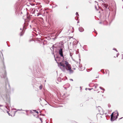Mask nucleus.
Instances as JSON below:
<instances>
[{
	"instance_id": "f3484780",
	"label": "nucleus",
	"mask_w": 123,
	"mask_h": 123,
	"mask_svg": "<svg viewBox=\"0 0 123 123\" xmlns=\"http://www.w3.org/2000/svg\"><path fill=\"white\" fill-rule=\"evenodd\" d=\"M100 71L103 74H105V73L104 72V69H102L100 70Z\"/></svg>"
},
{
	"instance_id": "a211bd4d",
	"label": "nucleus",
	"mask_w": 123,
	"mask_h": 123,
	"mask_svg": "<svg viewBox=\"0 0 123 123\" xmlns=\"http://www.w3.org/2000/svg\"><path fill=\"white\" fill-rule=\"evenodd\" d=\"M99 88L103 90V91H104L105 90L104 88H102L100 86L99 87Z\"/></svg>"
},
{
	"instance_id": "79ce46f5",
	"label": "nucleus",
	"mask_w": 123,
	"mask_h": 123,
	"mask_svg": "<svg viewBox=\"0 0 123 123\" xmlns=\"http://www.w3.org/2000/svg\"><path fill=\"white\" fill-rule=\"evenodd\" d=\"M57 6V5H55V7H56V6Z\"/></svg>"
},
{
	"instance_id": "e433bc0d",
	"label": "nucleus",
	"mask_w": 123,
	"mask_h": 123,
	"mask_svg": "<svg viewBox=\"0 0 123 123\" xmlns=\"http://www.w3.org/2000/svg\"><path fill=\"white\" fill-rule=\"evenodd\" d=\"M48 12H46V14H45L46 16H47V15H46V13H48Z\"/></svg>"
},
{
	"instance_id": "dca6fc26",
	"label": "nucleus",
	"mask_w": 123,
	"mask_h": 123,
	"mask_svg": "<svg viewBox=\"0 0 123 123\" xmlns=\"http://www.w3.org/2000/svg\"><path fill=\"white\" fill-rule=\"evenodd\" d=\"M33 111H35L36 113L37 114L39 113V112L38 111H36V110H34Z\"/></svg>"
},
{
	"instance_id": "3c124183",
	"label": "nucleus",
	"mask_w": 123,
	"mask_h": 123,
	"mask_svg": "<svg viewBox=\"0 0 123 123\" xmlns=\"http://www.w3.org/2000/svg\"><path fill=\"white\" fill-rule=\"evenodd\" d=\"M99 23L100 24H101L102 23V22H100Z\"/></svg>"
},
{
	"instance_id": "052dcab7",
	"label": "nucleus",
	"mask_w": 123,
	"mask_h": 123,
	"mask_svg": "<svg viewBox=\"0 0 123 123\" xmlns=\"http://www.w3.org/2000/svg\"><path fill=\"white\" fill-rule=\"evenodd\" d=\"M79 61H80V59H79Z\"/></svg>"
},
{
	"instance_id": "2f4dec72",
	"label": "nucleus",
	"mask_w": 123,
	"mask_h": 123,
	"mask_svg": "<svg viewBox=\"0 0 123 123\" xmlns=\"http://www.w3.org/2000/svg\"><path fill=\"white\" fill-rule=\"evenodd\" d=\"M80 106H83V104H80Z\"/></svg>"
},
{
	"instance_id": "5fc2aeb1",
	"label": "nucleus",
	"mask_w": 123,
	"mask_h": 123,
	"mask_svg": "<svg viewBox=\"0 0 123 123\" xmlns=\"http://www.w3.org/2000/svg\"><path fill=\"white\" fill-rule=\"evenodd\" d=\"M122 118H123V117H122V118H119V120H120V119H121Z\"/></svg>"
},
{
	"instance_id": "13d9d810",
	"label": "nucleus",
	"mask_w": 123,
	"mask_h": 123,
	"mask_svg": "<svg viewBox=\"0 0 123 123\" xmlns=\"http://www.w3.org/2000/svg\"><path fill=\"white\" fill-rule=\"evenodd\" d=\"M30 27H31V25H30Z\"/></svg>"
},
{
	"instance_id": "f8f14e48",
	"label": "nucleus",
	"mask_w": 123,
	"mask_h": 123,
	"mask_svg": "<svg viewBox=\"0 0 123 123\" xmlns=\"http://www.w3.org/2000/svg\"><path fill=\"white\" fill-rule=\"evenodd\" d=\"M57 80L58 81L61 82L62 80H63V79H62L61 78L59 77L57 78Z\"/></svg>"
},
{
	"instance_id": "ddd939ff",
	"label": "nucleus",
	"mask_w": 123,
	"mask_h": 123,
	"mask_svg": "<svg viewBox=\"0 0 123 123\" xmlns=\"http://www.w3.org/2000/svg\"><path fill=\"white\" fill-rule=\"evenodd\" d=\"M24 32L23 31H22L20 33V36H22L24 34Z\"/></svg>"
},
{
	"instance_id": "e2e57ef3",
	"label": "nucleus",
	"mask_w": 123,
	"mask_h": 123,
	"mask_svg": "<svg viewBox=\"0 0 123 123\" xmlns=\"http://www.w3.org/2000/svg\"><path fill=\"white\" fill-rule=\"evenodd\" d=\"M101 10H102V11H103V9H102Z\"/></svg>"
},
{
	"instance_id": "2eb2a0df",
	"label": "nucleus",
	"mask_w": 123,
	"mask_h": 123,
	"mask_svg": "<svg viewBox=\"0 0 123 123\" xmlns=\"http://www.w3.org/2000/svg\"><path fill=\"white\" fill-rule=\"evenodd\" d=\"M105 71L106 72V74L107 73V72L108 73V75H109V70H105Z\"/></svg>"
},
{
	"instance_id": "69168bd1",
	"label": "nucleus",
	"mask_w": 123,
	"mask_h": 123,
	"mask_svg": "<svg viewBox=\"0 0 123 123\" xmlns=\"http://www.w3.org/2000/svg\"><path fill=\"white\" fill-rule=\"evenodd\" d=\"M17 111H15V112H17Z\"/></svg>"
},
{
	"instance_id": "1a4fd4ad",
	"label": "nucleus",
	"mask_w": 123,
	"mask_h": 123,
	"mask_svg": "<svg viewBox=\"0 0 123 123\" xmlns=\"http://www.w3.org/2000/svg\"><path fill=\"white\" fill-rule=\"evenodd\" d=\"M2 76L5 79L6 78V79H7V78L6 77V72L5 70L3 75L2 74Z\"/></svg>"
},
{
	"instance_id": "6e6552de",
	"label": "nucleus",
	"mask_w": 123,
	"mask_h": 123,
	"mask_svg": "<svg viewBox=\"0 0 123 123\" xmlns=\"http://www.w3.org/2000/svg\"><path fill=\"white\" fill-rule=\"evenodd\" d=\"M4 98L6 99L7 100H9V96L8 94H6L4 96Z\"/></svg>"
},
{
	"instance_id": "72a5a7b5",
	"label": "nucleus",
	"mask_w": 123,
	"mask_h": 123,
	"mask_svg": "<svg viewBox=\"0 0 123 123\" xmlns=\"http://www.w3.org/2000/svg\"><path fill=\"white\" fill-rule=\"evenodd\" d=\"M70 80L71 81H73V80L72 79H70Z\"/></svg>"
},
{
	"instance_id": "f03ea898",
	"label": "nucleus",
	"mask_w": 123,
	"mask_h": 123,
	"mask_svg": "<svg viewBox=\"0 0 123 123\" xmlns=\"http://www.w3.org/2000/svg\"><path fill=\"white\" fill-rule=\"evenodd\" d=\"M5 88L7 92L9 93L10 92L11 87L8 82L7 81L5 84Z\"/></svg>"
},
{
	"instance_id": "a19ab883",
	"label": "nucleus",
	"mask_w": 123,
	"mask_h": 123,
	"mask_svg": "<svg viewBox=\"0 0 123 123\" xmlns=\"http://www.w3.org/2000/svg\"><path fill=\"white\" fill-rule=\"evenodd\" d=\"M95 7L96 9H97V8L96 6H95Z\"/></svg>"
},
{
	"instance_id": "a18cd8bd",
	"label": "nucleus",
	"mask_w": 123,
	"mask_h": 123,
	"mask_svg": "<svg viewBox=\"0 0 123 123\" xmlns=\"http://www.w3.org/2000/svg\"><path fill=\"white\" fill-rule=\"evenodd\" d=\"M34 22V21H31V22L32 23H33Z\"/></svg>"
},
{
	"instance_id": "412c9836",
	"label": "nucleus",
	"mask_w": 123,
	"mask_h": 123,
	"mask_svg": "<svg viewBox=\"0 0 123 123\" xmlns=\"http://www.w3.org/2000/svg\"><path fill=\"white\" fill-rule=\"evenodd\" d=\"M42 86L41 85L39 87V89L40 90L41 89H42Z\"/></svg>"
},
{
	"instance_id": "6ab92c4d",
	"label": "nucleus",
	"mask_w": 123,
	"mask_h": 123,
	"mask_svg": "<svg viewBox=\"0 0 123 123\" xmlns=\"http://www.w3.org/2000/svg\"><path fill=\"white\" fill-rule=\"evenodd\" d=\"M56 45V44H55V45H53V46H52V47H51V48H52L53 49H54V48H56L54 46V45Z\"/></svg>"
},
{
	"instance_id": "bb28decb",
	"label": "nucleus",
	"mask_w": 123,
	"mask_h": 123,
	"mask_svg": "<svg viewBox=\"0 0 123 123\" xmlns=\"http://www.w3.org/2000/svg\"><path fill=\"white\" fill-rule=\"evenodd\" d=\"M93 88H88L87 89L89 90H90L92 89H93Z\"/></svg>"
},
{
	"instance_id": "680f3d73",
	"label": "nucleus",
	"mask_w": 123,
	"mask_h": 123,
	"mask_svg": "<svg viewBox=\"0 0 123 123\" xmlns=\"http://www.w3.org/2000/svg\"><path fill=\"white\" fill-rule=\"evenodd\" d=\"M8 113V114H9V115H10V114H9V113Z\"/></svg>"
},
{
	"instance_id": "37998d69",
	"label": "nucleus",
	"mask_w": 123,
	"mask_h": 123,
	"mask_svg": "<svg viewBox=\"0 0 123 123\" xmlns=\"http://www.w3.org/2000/svg\"><path fill=\"white\" fill-rule=\"evenodd\" d=\"M37 118H39V116H38L37 117Z\"/></svg>"
},
{
	"instance_id": "0eeeda50",
	"label": "nucleus",
	"mask_w": 123,
	"mask_h": 123,
	"mask_svg": "<svg viewBox=\"0 0 123 123\" xmlns=\"http://www.w3.org/2000/svg\"><path fill=\"white\" fill-rule=\"evenodd\" d=\"M102 6H103L105 7L106 9H107L108 8V9L109 11H110V10L109 9V8H108V4H105L104 3H102Z\"/></svg>"
},
{
	"instance_id": "aec40b11",
	"label": "nucleus",
	"mask_w": 123,
	"mask_h": 123,
	"mask_svg": "<svg viewBox=\"0 0 123 123\" xmlns=\"http://www.w3.org/2000/svg\"><path fill=\"white\" fill-rule=\"evenodd\" d=\"M39 115L40 116H45V114H41V113H40V114Z\"/></svg>"
},
{
	"instance_id": "8fccbe9b",
	"label": "nucleus",
	"mask_w": 123,
	"mask_h": 123,
	"mask_svg": "<svg viewBox=\"0 0 123 123\" xmlns=\"http://www.w3.org/2000/svg\"><path fill=\"white\" fill-rule=\"evenodd\" d=\"M98 107H100L101 109V107L100 106H98Z\"/></svg>"
},
{
	"instance_id": "ea45409f",
	"label": "nucleus",
	"mask_w": 123,
	"mask_h": 123,
	"mask_svg": "<svg viewBox=\"0 0 123 123\" xmlns=\"http://www.w3.org/2000/svg\"><path fill=\"white\" fill-rule=\"evenodd\" d=\"M86 45H84V48H85V47H86Z\"/></svg>"
},
{
	"instance_id": "f704fd0d",
	"label": "nucleus",
	"mask_w": 123,
	"mask_h": 123,
	"mask_svg": "<svg viewBox=\"0 0 123 123\" xmlns=\"http://www.w3.org/2000/svg\"><path fill=\"white\" fill-rule=\"evenodd\" d=\"M95 3H97V4H98V3L96 1H95Z\"/></svg>"
},
{
	"instance_id": "393cba45",
	"label": "nucleus",
	"mask_w": 123,
	"mask_h": 123,
	"mask_svg": "<svg viewBox=\"0 0 123 123\" xmlns=\"http://www.w3.org/2000/svg\"><path fill=\"white\" fill-rule=\"evenodd\" d=\"M113 50H115L117 52H118V51H117V49H115V48H114L113 49Z\"/></svg>"
},
{
	"instance_id": "09e8293b",
	"label": "nucleus",
	"mask_w": 123,
	"mask_h": 123,
	"mask_svg": "<svg viewBox=\"0 0 123 123\" xmlns=\"http://www.w3.org/2000/svg\"><path fill=\"white\" fill-rule=\"evenodd\" d=\"M70 56H71V53H70Z\"/></svg>"
},
{
	"instance_id": "58836bf2",
	"label": "nucleus",
	"mask_w": 123,
	"mask_h": 123,
	"mask_svg": "<svg viewBox=\"0 0 123 123\" xmlns=\"http://www.w3.org/2000/svg\"><path fill=\"white\" fill-rule=\"evenodd\" d=\"M4 67L5 68L6 67H5V65H4Z\"/></svg>"
},
{
	"instance_id": "f257e3e1",
	"label": "nucleus",
	"mask_w": 123,
	"mask_h": 123,
	"mask_svg": "<svg viewBox=\"0 0 123 123\" xmlns=\"http://www.w3.org/2000/svg\"><path fill=\"white\" fill-rule=\"evenodd\" d=\"M55 60L57 63L59 67L62 71L66 72V71H69L70 74L73 73L74 71L72 70L71 65L66 61L63 60L62 62L59 63L57 62L55 58Z\"/></svg>"
},
{
	"instance_id": "603ef678",
	"label": "nucleus",
	"mask_w": 123,
	"mask_h": 123,
	"mask_svg": "<svg viewBox=\"0 0 123 123\" xmlns=\"http://www.w3.org/2000/svg\"><path fill=\"white\" fill-rule=\"evenodd\" d=\"M45 12H44L43 13V15L44 14V15H45Z\"/></svg>"
},
{
	"instance_id": "b1692460",
	"label": "nucleus",
	"mask_w": 123,
	"mask_h": 123,
	"mask_svg": "<svg viewBox=\"0 0 123 123\" xmlns=\"http://www.w3.org/2000/svg\"><path fill=\"white\" fill-rule=\"evenodd\" d=\"M56 58H57L58 59V60H60V58H59L58 56H56Z\"/></svg>"
},
{
	"instance_id": "0e129e2a",
	"label": "nucleus",
	"mask_w": 123,
	"mask_h": 123,
	"mask_svg": "<svg viewBox=\"0 0 123 123\" xmlns=\"http://www.w3.org/2000/svg\"><path fill=\"white\" fill-rule=\"evenodd\" d=\"M87 89V88H86L85 89V90H86Z\"/></svg>"
},
{
	"instance_id": "cd10ccee",
	"label": "nucleus",
	"mask_w": 123,
	"mask_h": 123,
	"mask_svg": "<svg viewBox=\"0 0 123 123\" xmlns=\"http://www.w3.org/2000/svg\"><path fill=\"white\" fill-rule=\"evenodd\" d=\"M63 46H64V45H63V44H62L61 45V47L63 48Z\"/></svg>"
},
{
	"instance_id": "c9c22d12",
	"label": "nucleus",
	"mask_w": 123,
	"mask_h": 123,
	"mask_svg": "<svg viewBox=\"0 0 123 123\" xmlns=\"http://www.w3.org/2000/svg\"><path fill=\"white\" fill-rule=\"evenodd\" d=\"M1 53L2 55V56L3 57V59H4V57H3V54H2V52H1Z\"/></svg>"
},
{
	"instance_id": "774afa93",
	"label": "nucleus",
	"mask_w": 123,
	"mask_h": 123,
	"mask_svg": "<svg viewBox=\"0 0 123 123\" xmlns=\"http://www.w3.org/2000/svg\"><path fill=\"white\" fill-rule=\"evenodd\" d=\"M122 8H123V6L122 7Z\"/></svg>"
},
{
	"instance_id": "338daca9",
	"label": "nucleus",
	"mask_w": 123,
	"mask_h": 123,
	"mask_svg": "<svg viewBox=\"0 0 123 123\" xmlns=\"http://www.w3.org/2000/svg\"><path fill=\"white\" fill-rule=\"evenodd\" d=\"M92 69V68H91V70Z\"/></svg>"
},
{
	"instance_id": "864d4df0",
	"label": "nucleus",
	"mask_w": 123,
	"mask_h": 123,
	"mask_svg": "<svg viewBox=\"0 0 123 123\" xmlns=\"http://www.w3.org/2000/svg\"><path fill=\"white\" fill-rule=\"evenodd\" d=\"M79 23V21H78L77 22V23Z\"/></svg>"
},
{
	"instance_id": "bf43d9fd",
	"label": "nucleus",
	"mask_w": 123,
	"mask_h": 123,
	"mask_svg": "<svg viewBox=\"0 0 123 123\" xmlns=\"http://www.w3.org/2000/svg\"><path fill=\"white\" fill-rule=\"evenodd\" d=\"M20 30H22V28H20Z\"/></svg>"
},
{
	"instance_id": "a878e982",
	"label": "nucleus",
	"mask_w": 123,
	"mask_h": 123,
	"mask_svg": "<svg viewBox=\"0 0 123 123\" xmlns=\"http://www.w3.org/2000/svg\"><path fill=\"white\" fill-rule=\"evenodd\" d=\"M76 15H77V16H79V15L78 14V13L77 12L76 13Z\"/></svg>"
},
{
	"instance_id": "9b49d317",
	"label": "nucleus",
	"mask_w": 123,
	"mask_h": 123,
	"mask_svg": "<svg viewBox=\"0 0 123 123\" xmlns=\"http://www.w3.org/2000/svg\"><path fill=\"white\" fill-rule=\"evenodd\" d=\"M26 22H25L24 23V25L23 26V29H24L25 28L26 29V28H25L28 25V23H26Z\"/></svg>"
},
{
	"instance_id": "20e7f679",
	"label": "nucleus",
	"mask_w": 123,
	"mask_h": 123,
	"mask_svg": "<svg viewBox=\"0 0 123 123\" xmlns=\"http://www.w3.org/2000/svg\"><path fill=\"white\" fill-rule=\"evenodd\" d=\"M63 49L62 48H60L59 50L58 53L60 55V56L62 57L63 59L64 58L63 54Z\"/></svg>"
},
{
	"instance_id": "423d86ee",
	"label": "nucleus",
	"mask_w": 123,
	"mask_h": 123,
	"mask_svg": "<svg viewBox=\"0 0 123 123\" xmlns=\"http://www.w3.org/2000/svg\"><path fill=\"white\" fill-rule=\"evenodd\" d=\"M115 113L114 112L112 113L111 115V118L110 119L111 121H113L114 120H115V115L114 116V113Z\"/></svg>"
},
{
	"instance_id": "9d476101",
	"label": "nucleus",
	"mask_w": 123,
	"mask_h": 123,
	"mask_svg": "<svg viewBox=\"0 0 123 123\" xmlns=\"http://www.w3.org/2000/svg\"><path fill=\"white\" fill-rule=\"evenodd\" d=\"M79 30L80 32H82L84 31V29L82 27H80L79 28Z\"/></svg>"
},
{
	"instance_id": "4468645a",
	"label": "nucleus",
	"mask_w": 123,
	"mask_h": 123,
	"mask_svg": "<svg viewBox=\"0 0 123 123\" xmlns=\"http://www.w3.org/2000/svg\"><path fill=\"white\" fill-rule=\"evenodd\" d=\"M117 114L116 117H115V120L117 119L118 118V113L117 112Z\"/></svg>"
},
{
	"instance_id": "473e14b6",
	"label": "nucleus",
	"mask_w": 123,
	"mask_h": 123,
	"mask_svg": "<svg viewBox=\"0 0 123 123\" xmlns=\"http://www.w3.org/2000/svg\"><path fill=\"white\" fill-rule=\"evenodd\" d=\"M40 100L41 101L42 100V99H41V98H40Z\"/></svg>"
},
{
	"instance_id": "39448f33",
	"label": "nucleus",
	"mask_w": 123,
	"mask_h": 123,
	"mask_svg": "<svg viewBox=\"0 0 123 123\" xmlns=\"http://www.w3.org/2000/svg\"><path fill=\"white\" fill-rule=\"evenodd\" d=\"M26 19H24L25 21V22H29L30 19L31 17V15L28 16L26 15Z\"/></svg>"
},
{
	"instance_id": "4d7b16f0",
	"label": "nucleus",
	"mask_w": 123,
	"mask_h": 123,
	"mask_svg": "<svg viewBox=\"0 0 123 123\" xmlns=\"http://www.w3.org/2000/svg\"><path fill=\"white\" fill-rule=\"evenodd\" d=\"M45 101H46L47 103H48V102H47L45 100H44Z\"/></svg>"
},
{
	"instance_id": "c756f323",
	"label": "nucleus",
	"mask_w": 123,
	"mask_h": 123,
	"mask_svg": "<svg viewBox=\"0 0 123 123\" xmlns=\"http://www.w3.org/2000/svg\"><path fill=\"white\" fill-rule=\"evenodd\" d=\"M78 17H77V19H76V18H75V19L76 20H78Z\"/></svg>"
},
{
	"instance_id": "4c0bfd02",
	"label": "nucleus",
	"mask_w": 123,
	"mask_h": 123,
	"mask_svg": "<svg viewBox=\"0 0 123 123\" xmlns=\"http://www.w3.org/2000/svg\"><path fill=\"white\" fill-rule=\"evenodd\" d=\"M3 106V105H0V107Z\"/></svg>"
},
{
	"instance_id": "7ed1b4c3",
	"label": "nucleus",
	"mask_w": 123,
	"mask_h": 123,
	"mask_svg": "<svg viewBox=\"0 0 123 123\" xmlns=\"http://www.w3.org/2000/svg\"><path fill=\"white\" fill-rule=\"evenodd\" d=\"M21 9L16 4L15 6V13H17V14L18 12H20V13L21 14H22V11H20Z\"/></svg>"
},
{
	"instance_id": "de8ad7c7",
	"label": "nucleus",
	"mask_w": 123,
	"mask_h": 123,
	"mask_svg": "<svg viewBox=\"0 0 123 123\" xmlns=\"http://www.w3.org/2000/svg\"><path fill=\"white\" fill-rule=\"evenodd\" d=\"M84 49V50H86V51H87V49Z\"/></svg>"
},
{
	"instance_id": "49530a36",
	"label": "nucleus",
	"mask_w": 123,
	"mask_h": 123,
	"mask_svg": "<svg viewBox=\"0 0 123 123\" xmlns=\"http://www.w3.org/2000/svg\"><path fill=\"white\" fill-rule=\"evenodd\" d=\"M25 111H26V112H28V110H25Z\"/></svg>"
},
{
	"instance_id": "6e6d98bb",
	"label": "nucleus",
	"mask_w": 123,
	"mask_h": 123,
	"mask_svg": "<svg viewBox=\"0 0 123 123\" xmlns=\"http://www.w3.org/2000/svg\"><path fill=\"white\" fill-rule=\"evenodd\" d=\"M52 120V118H50V121H51V120Z\"/></svg>"
},
{
	"instance_id": "5701e85b",
	"label": "nucleus",
	"mask_w": 123,
	"mask_h": 123,
	"mask_svg": "<svg viewBox=\"0 0 123 123\" xmlns=\"http://www.w3.org/2000/svg\"><path fill=\"white\" fill-rule=\"evenodd\" d=\"M24 110H22V109H18L17 110V111H24Z\"/></svg>"
},
{
	"instance_id": "c85d7f7f",
	"label": "nucleus",
	"mask_w": 123,
	"mask_h": 123,
	"mask_svg": "<svg viewBox=\"0 0 123 123\" xmlns=\"http://www.w3.org/2000/svg\"><path fill=\"white\" fill-rule=\"evenodd\" d=\"M60 31H59V34H60L61 32V31H62V29H61L60 30Z\"/></svg>"
},
{
	"instance_id": "7c9ffc66",
	"label": "nucleus",
	"mask_w": 123,
	"mask_h": 123,
	"mask_svg": "<svg viewBox=\"0 0 123 123\" xmlns=\"http://www.w3.org/2000/svg\"><path fill=\"white\" fill-rule=\"evenodd\" d=\"M119 55V53H118V54H117V56H116V57H117Z\"/></svg>"
},
{
	"instance_id": "4be33fe9",
	"label": "nucleus",
	"mask_w": 123,
	"mask_h": 123,
	"mask_svg": "<svg viewBox=\"0 0 123 123\" xmlns=\"http://www.w3.org/2000/svg\"><path fill=\"white\" fill-rule=\"evenodd\" d=\"M39 118L40 120L41 121V123H42V122H43V121H42V118Z\"/></svg>"
},
{
	"instance_id": "c03bdc74",
	"label": "nucleus",
	"mask_w": 123,
	"mask_h": 123,
	"mask_svg": "<svg viewBox=\"0 0 123 123\" xmlns=\"http://www.w3.org/2000/svg\"><path fill=\"white\" fill-rule=\"evenodd\" d=\"M97 86H95V88H97Z\"/></svg>"
}]
</instances>
